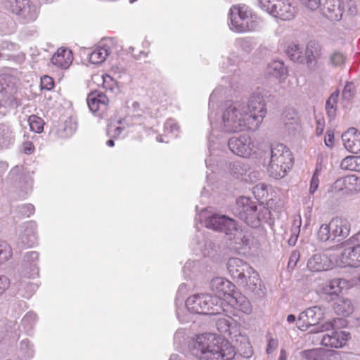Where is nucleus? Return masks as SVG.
<instances>
[{"instance_id": "obj_64", "label": "nucleus", "mask_w": 360, "mask_h": 360, "mask_svg": "<svg viewBox=\"0 0 360 360\" xmlns=\"http://www.w3.org/2000/svg\"><path fill=\"white\" fill-rule=\"evenodd\" d=\"M108 79H109L113 84H115V82L112 80V77L108 75L106 77L103 78V86L105 89H109L110 91H112V89H113L112 85L108 84Z\"/></svg>"}, {"instance_id": "obj_6", "label": "nucleus", "mask_w": 360, "mask_h": 360, "mask_svg": "<svg viewBox=\"0 0 360 360\" xmlns=\"http://www.w3.org/2000/svg\"><path fill=\"white\" fill-rule=\"evenodd\" d=\"M233 213L251 227L256 228L260 225L257 206L248 198H238L233 208Z\"/></svg>"}, {"instance_id": "obj_40", "label": "nucleus", "mask_w": 360, "mask_h": 360, "mask_svg": "<svg viewBox=\"0 0 360 360\" xmlns=\"http://www.w3.org/2000/svg\"><path fill=\"white\" fill-rule=\"evenodd\" d=\"M236 307L245 314H249L252 312V305L250 301L243 296L235 298Z\"/></svg>"}, {"instance_id": "obj_54", "label": "nucleus", "mask_w": 360, "mask_h": 360, "mask_svg": "<svg viewBox=\"0 0 360 360\" xmlns=\"http://www.w3.org/2000/svg\"><path fill=\"white\" fill-rule=\"evenodd\" d=\"M303 4L309 8L311 10L317 9L320 4L321 0H301Z\"/></svg>"}, {"instance_id": "obj_53", "label": "nucleus", "mask_w": 360, "mask_h": 360, "mask_svg": "<svg viewBox=\"0 0 360 360\" xmlns=\"http://www.w3.org/2000/svg\"><path fill=\"white\" fill-rule=\"evenodd\" d=\"M237 44L246 53H249L252 49V44L246 39H240L237 41Z\"/></svg>"}, {"instance_id": "obj_28", "label": "nucleus", "mask_w": 360, "mask_h": 360, "mask_svg": "<svg viewBox=\"0 0 360 360\" xmlns=\"http://www.w3.org/2000/svg\"><path fill=\"white\" fill-rule=\"evenodd\" d=\"M317 238L323 242L338 240V236L335 233V229H332L331 221L329 224H322L320 226L317 232Z\"/></svg>"}, {"instance_id": "obj_37", "label": "nucleus", "mask_w": 360, "mask_h": 360, "mask_svg": "<svg viewBox=\"0 0 360 360\" xmlns=\"http://www.w3.org/2000/svg\"><path fill=\"white\" fill-rule=\"evenodd\" d=\"M360 156L349 155L345 158L341 163L340 167L345 170L360 171Z\"/></svg>"}, {"instance_id": "obj_8", "label": "nucleus", "mask_w": 360, "mask_h": 360, "mask_svg": "<svg viewBox=\"0 0 360 360\" xmlns=\"http://www.w3.org/2000/svg\"><path fill=\"white\" fill-rule=\"evenodd\" d=\"M205 226L207 228L224 233L230 236V239L234 237L238 231L236 222L233 219L217 213L206 219Z\"/></svg>"}, {"instance_id": "obj_42", "label": "nucleus", "mask_w": 360, "mask_h": 360, "mask_svg": "<svg viewBox=\"0 0 360 360\" xmlns=\"http://www.w3.org/2000/svg\"><path fill=\"white\" fill-rule=\"evenodd\" d=\"M12 256V249L6 241L0 240V264L8 260Z\"/></svg>"}, {"instance_id": "obj_38", "label": "nucleus", "mask_w": 360, "mask_h": 360, "mask_svg": "<svg viewBox=\"0 0 360 360\" xmlns=\"http://www.w3.org/2000/svg\"><path fill=\"white\" fill-rule=\"evenodd\" d=\"M346 194H352L360 191V178L356 175L345 176Z\"/></svg>"}, {"instance_id": "obj_50", "label": "nucleus", "mask_w": 360, "mask_h": 360, "mask_svg": "<svg viewBox=\"0 0 360 360\" xmlns=\"http://www.w3.org/2000/svg\"><path fill=\"white\" fill-rule=\"evenodd\" d=\"M19 213L25 217H30L34 212V207L32 204H27L18 207Z\"/></svg>"}, {"instance_id": "obj_32", "label": "nucleus", "mask_w": 360, "mask_h": 360, "mask_svg": "<svg viewBox=\"0 0 360 360\" xmlns=\"http://www.w3.org/2000/svg\"><path fill=\"white\" fill-rule=\"evenodd\" d=\"M347 285V281L342 278H335L329 281L323 288L325 293L328 295H338Z\"/></svg>"}, {"instance_id": "obj_62", "label": "nucleus", "mask_w": 360, "mask_h": 360, "mask_svg": "<svg viewBox=\"0 0 360 360\" xmlns=\"http://www.w3.org/2000/svg\"><path fill=\"white\" fill-rule=\"evenodd\" d=\"M354 253L356 255L354 259H356V266H360V244L355 245Z\"/></svg>"}, {"instance_id": "obj_43", "label": "nucleus", "mask_w": 360, "mask_h": 360, "mask_svg": "<svg viewBox=\"0 0 360 360\" xmlns=\"http://www.w3.org/2000/svg\"><path fill=\"white\" fill-rule=\"evenodd\" d=\"M39 254L37 252L31 251L27 252L24 256V265L33 271L36 266V262L38 261Z\"/></svg>"}, {"instance_id": "obj_24", "label": "nucleus", "mask_w": 360, "mask_h": 360, "mask_svg": "<svg viewBox=\"0 0 360 360\" xmlns=\"http://www.w3.org/2000/svg\"><path fill=\"white\" fill-rule=\"evenodd\" d=\"M37 226L34 221L25 224L23 233L20 236V243L25 246L32 247L37 243Z\"/></svg>"}, {"instance_id": "obj_31", "label": "nucleus", "mask_w": 360, "mask_h": 360, "mask_svg": "<svg viewBox=\"0 0 360 360\" xmlns=\"http://www.w3.org/2000/svg\"><path fill=\"white\" fill-rule=\"evenodd\" d=\"M110 53L109 47L98 46L89 54V60L94 64H101L105 60Z\"/></svg>"}, {"instance_id": "obj_14", "label": "nucleus", "mask_w": 360, "mask_h": 360, "mask_svg": "<svg viewBox=\"0 0 360 360\" xmlns=\"http://www.w3.org/2000/svg\"><path fill=\"white\" fill-rule=\"evenodd\" d=\"M109 100L102 92H91L87 97V103L90 110L96 113L100 118L106 117Z\"/></svg>"}, {"instance_id": "obj_34", "label": "nucleus", "mask_w": 360, "mask_h": 360, "mask_svg": "<svg viewBox=\"0 0 360 360\" xmlns=\"http://www.w3.org/2000/svg\"><path fill=\"white\" fill-rule=\"evenodd\" d=\"M202 294L189 297L186 301L187 309L193 314H202Z\"/></svg>"}, {"instance_id": "obj_39", "label": "nucleus", "mask_w": 360, "mask_h": 360, "mask_svg": "<svg viewBox=\"0 0 360 360\" xmlns=\"http://www.w3.org/2000/svg\"><path fill=\"white\" fill-rule=\"evenodd\" d=\"M346 61V57L345 55L339 51H335L332 53L329 56V65L333 67L342 68Z\"/></svg>"}, {"instance_id": "obj_61", "label": "nucleus", "mask_w": 360, "mask_h": 360, "mask_svg": "<svg viewBox=\"0 0 360 360\" xmlns=\"http://www.w3.org/2000/svg\"><path fill=\"white\" fill-rule=\"evenodd\" d=\"M34 150V146L31 142H25L23 144V151L27 154H30Z\"/></svg>"}, {"instance_id": "obj_57", "label": "nucleus", "mask_w": 360, "mask_h": 360, "mask_svg": "<svg viewBox=\"0 0 360 360\" xmlns=\"http://www.w3.org/2000/svg\"><path fill=\"white\" fill-rule=\"evenodd\" d=\"M325 143L328 147L330 148L333 147V146L334 136L333 134L330 131H327L326 136H325Z\"/></svg>"}, {"instance_id": "obj_55", "label": "nucleus", "mask_w": 360, "mask_h": 360, "mask_svg": "<svg viewBox=\"0 0 360 360\" xmlns=\"http://www.w3.org/2000/svg\"><path fill=\"white\" fill-rule=\"evenodd\" d=\"M9 285V279L6 276H0V295L8 288Z\"/></svg>"}, {"instance_id": "obj_26", "label": "nucleus", "mask_w": 360, "mask_h": 360, "mask_svg": "<svg viewBox=\"0 0 360 360\" xmlns=\"http://www.w3.org/2000/svg\"><path fill=\"white\" fill-rule=\"evenodd\" d=\"M231 174L236 178H243L248 181L249 178L251 180L250 167L248 163L244 161H236L230 163L229 166Z\"/></svg>"}, {"instance_id": "obj_36", "label": "nucleus", "mask_w": 360, "mask_h": 360, "mask_svg": "<svg viewBox=\"0 0 360 360\" xmlns=\"http://www.w3.org/2000/svg\"><path fill=\"white\" fill-rule=\"evenodd\" d=\"M338 96L339 92L338 91H335L331 94L326 101V110L330 119H333L335 117Z\"/></svg>"}, {"instance_id": "obj_19", "label": "nucleus", "mask_w": 360, "mask_h": 360, "mask_svg": "<svg viewBox=\"0 0 360 360\" xmlns=\"http://www.w3.org/2000/svg\"><path fill=\"white\" fill-rule=\"evenodd\" d=\"M343 9L341 0H326L323 13L328 20L337 22L342 19Z\"/></svg>"}, {"instance_id": "obj_2", "label": "nucleus", "mask_w": 360, "mask_h": 360, "mask_svg": "<svg viewBox=\"0 0 360 360\" xmlns=\"http://www.w3.org/2000/svg\"><path fill=\"white\" fill-rule=\"evenodd\" d=\"M344 319H334L331 321H327L321 326H317L310 333H319L331 330L330 333H326L319 336L320 344L325 347L340 348L344 347L351 338V335L345 330H338L339 328L346 325Z\"/></svg>"}, {"instance_id": "obj_10", "label": "nucleus", "mask_w": 360, "mask_h": 360, "mask_svg": "<svg viewBox=\"0 0 360 360\" xmlns=\"http://www.w3.org/2000/svg\"><path fill=\"white\" fill-rule=\"evenodd\" d=\"M6 4L8 8L25 22L34 21L37 17V8L30 4V0H7Z\"/></svg>"}, {"instance_id": "obj_44", "label": "nucleus", "mask_w": 360, "mask_h": 360, "mask_svg": "<svg viewBox=\"0 0 360 360\" xmlns=\"http://www.w3.org/2000/svg\"><path fill=\"white\" fill-rule=\"evenodd\" d=\"M280 0H258V3L261 8L272 16L274 15V10H276V4Z\"/></svg>"}, {"instance_id": "obj_46", "label": "nucleus", "mask_w": 360, "mask_h": 360, "mask_svg": "<svg viewBox=\"0 0 360 360\" xmlns=\"http://www.w3.org/2000/svg\"><path fill=\"white\" fill-rule=\"evenodd\" d=\"M301 225V219L298 221V224H297V221H294V224L292 226L290 231H291V236L290 238L288 239V244L290 245H295L297 243L299 233H300V227Z\"/></svg>"}, {"instance_id": "obj_27", "label": "nucleus", "mask_w": 360, "mask_h": 360, "mask_svg": "<svg viewBox=\"0 0 360 360\" xmlns=\"http://www.w3.org/2000/svg\"><path fill=\"white\" fill-rule=\"evenodd\" d=\"M333 309L337 314L348 316L353 312L354 306L351 300L340 297L334 302Z\"/></svg>"}, {"instance_id": "obj_9", "label": "nucleus", "mask_w": 360, "mask_h": 360, "mask_svg": "<svg viewBox=\"0 0 360 360\" xmlns=\"http://www.w3.org/2000/svg\"><path fill=\"white\" fill-rule=\"evenodd\" d=\"M228 146L233 153L243 158H250L256 153L255 142L246 134L231 137L228 142Z\"/></svg>"}, {"instance_id": "obj_11", "label": "nucleus", "mask_w": 360, "mask_h": 360, "mask_svg": "<svg viewBox=\"0 0 360 360\" xmlns=\"http://www.w3.org/2000/svg\"><path fill=\"white\" fill-rule=\"evenodd\" d=\"M324 309L320 306L309 307L300 313L297 322V328L305 330L310 326H316L323 318Z\"/></svg>"}, {"instance_id": "obj_22", "label": "nucleus", "mask_w": 360, "mask_h": 360, "mask_svg": "<svg viewBox=\"0 0 360 360\" xmlns=\"http://www.w3.org/2000/svg\"><path fill=\"white\" fill-rule=\"evenodd\" d=\"M72 60L73 55L71 50L65 48H60L53 54L51 61L53 65L58 68L67 69L72 64Z\"/></svg>"}, {"instance_id": "obj_12", "label": "nucleus", "mask_w": 360, "mask_h": 360, "mask_svg": "<svg viewBox=\"0 0 360 360\" xmlns=\"http://www.w3.org/2000/svg\"><path fill=\"white\" fill-rule=\"evenodd\" d=\"M227 269L232 278L238 284H245L247 276L253 270L247 262L236 257L229 259Z\"/></svg>"}, {"instance_id": "obj_41", "label": "nucleus", "mask_w": 360, "mask_h": 360, "mask_svg": "<svg viewBox=\"0 0 360 360\" xmlns=\"http://www.w3.org/2000/svg\"><path fill=\"white\" fill-rule=\"evenodd\" d=\"M28 122L32 131L36 133H41L43 131L44 121L41 117L35 115H30Z\"/></svg>"}, {"instance_id": "obj_52", "label": "nucleus", "mask_w": 360, "mask_h": 360, "mask_svg": "<svg viewBox=\"0 0 360 360\" xmlns=\"http://www.w3.org/2000/svg\"><path fill=\"white\" fill-rule=\"evenodd\" d=\"M301 356L306 360H318V353L315 349L302 351L301 352Z\"/></svg>"}, {"instance_id": "obj_1", "label": "nucleus", "mask_w": 360, "mask_h": 360, "mask_svg": "<svg viewBox=\"0 0 360 360\" xmlns=\"http://www.w3.org/2000/svg\"><path fill=\"white\" fill-rule=\"evenodd\" d=\"M189 349L198 360H231L236 354L226 340L213 333L197 335L190 342Z\"/></svg>"}, {"instance_id": "obj_49", "label": "nucleus", "mask_w": 360, "mask_h": 360, "mask_svg": "<svg viewBox=\"0 0 360 360\" xmlns=\"http://www.w3.org/2000/svg\"><path fill=\"white\" fill-rule=\"evenodd\" d=\"M231 321L228 319H219L217 321V327L221 333L226 332L229 330Z\"/></svg>"}, {"instance_id": "obj_5", "label": "nucleus", "mask_w": 360, "mask_h": 360, "mask_svg": "<svg viewBox=\"0 0 360 360\" xmlns=\"http://www.w3.org/2000/svg\"><path fill=\"white\" fill-rule=\"evenodd\" d=\"M229 18L231 30L237 32L252 31L258 26L256 17L245 5L233 6L229 11Z\"/></svg>"}, {"instance_id": "obj_59", "label": "nucleus", "mask_w": 360, "mask_h": 360, "mask_svg": "<svg viewBox=\"0 0 360 360\" xmlns=\"http://www.w3.org/2000/svg\"><path fill=\"white\" fill-rule=\"evenodd\" d=\"M20 349L29 354V351L32 349V345L28 340H23L20 342Z\"/></svg>"}, {"instance_id": "obj_21", "label": "nucleus", "mask_w": 360, "mask_h": 360, "mask_svg": "<svg viewBox=\"0 0 360 360\" xmlns=\"http://www.w3.org/2000/svg\"><path fill=\"white\" fill-rule=\"evenodd\" d=\"M285 129L290 134H295L300 129V119L294 109H285L282 114Z\"/></svg>"}, {"instance_id": "obj_48", "label": "nucleus", "mask_w": 360, "mask_h": 360, "mask_svg": "<svg viewBox=\"0 0 360 360\" xmlns=\"http://www.w3.org/2000/svg\"><path fill=\"white\" fill-rule=\"evenodd\" d=\"M319 179L318 170L316 169V171L313 174V176H312L311 181H310L309 193L311 195H313L316 192V191L319 188Z\"/></svg>"}, {"instance_id": "obj_47", "label": "nucleus", "mask_w": 360, "mask_h": 360, "mask_svg": "<svg viewBox=\"0 0 360 360\" xmlns=\"http://www.w3.org/2000/svg\"><path fill=\"white\" fill-rule=\"evenodd\" d=\"M330 191L335 192V193L345 191V193H346V185H345V176L337 179L333 184V185L330 186Z\"/></svg>"}, {"instance_id": "obj_16", "label": "nucleus", "mask_w": 360, "mask_h": 360, "mask_svg": "<svg viewBox=\"0 0 360 360\" xmlns=\"http://www.w3.org/2000/svg\"><path fill=\"white\" fill-rule=\"evenodd\" d=\"M355 246L348 247L343 250H338L335 253H330V257H332L333 264L335 263L337 266H356L355 259Z\"/></svg>"}, {"instance_id": "obj_45", "label": "nucleus", "mask_w": 360, "mask_h": 360, "mask_svg": "<svg viewBox=\"0 0 360 360\" xmlns=\"http://www.w3.org/2000/svg\"><path fill=\"white\" fill-rule=\"evenodd\" d=\"M356 94V87L353 82H347L342 91V98L344 100L350 101Z\"/></svg>"}, {"instance_id": "obj_58", "label": "nucleus", "mask_w": 360, "mask_h": 360, "mask_svg": "<svg viewBox=\"0 0 360 360\" xmlns=\"http://www.w3.org/2000/svg\"><path fill=\"white\" fill-rule=\"evenodd\" d=\"M124 128L121 127H116L113 130L108 129V134L112 138H117L123 131Z\"/></svg>"}, {"instance_id": "obj_18", "label": "nucleus", "mask_w": 360, "mask_h": 360, "mask_svg": "<svg viewBox=\"0 0 360 360\" xmlns=\"http://www.w3.org/2000/svg\"><path fill=\"white\" fill-rule=\"evenodd\" d=\"M333 266L330 254H316L307 262V267L311 271H326Z\"/></svg>"}, {"instance_id": "obj_33", "label": "nucleus", "mask_w": 360, "mask_h": 360, "mask_svg": "<svg viewBox=\"0 0 360 360\" xmlns=\"http://www.w3.org/2000/svg\"><path fill=\"white\" fill-rule=\"evenodd\" d=\"M354 130V129H349L347 132L342 134V138L345 148L352 153H357L359 146L355 142L356 140L355 134H352Z\"/></svg>"}, {"instance_id": "obj_30", "label": "nucleus", "mask_w": 360, "mask_h": 360, "mask_svg": "<svg viewBox=\"0 0 360 360\" xmlns=\"http://www.w3.org/2000/svg\"><path fill=\"white\" fill-rule=\"evenodd\" d=\"M267 70L269 75L281 79H285L288 74V70L283 63L279 60L270 63L268 65Z\"/></svg>"}, {"instance_id": "obj_35", "label": "nucleus", "mask_w": 360, "mask_h": 360, "mask_svg": "<svg viewBox=\"0 0 360 360\" xmlns=\"http://www.w3.org/2000/svg\"><path fill=\"white\" fill-rule=\"evenodd\" d=\"M288 57L293 62L304 63V58L302 55L301 47L298 44H292L285 50Z\"/></svg>"}, {"instance_id": "obj_17", "label": "nucleus", "mask_w": 360, "mask_h": 360, "mask_svg": "<svg viewBox=\"0 0 360 360\" xmlns=\"http://www.w3.org/2000/svg\"><path fill=\"white\" fill-rule=\"evenodd\" d=\"M246 290L253 294L257 298H262L266 294V288L254 269L247 276L245 284Z\"/></svg>"}, {"instance_id": "obj_56", "label": "nucleus", "mask_w": 360, "mask_h": 360, "mask_svg": "<svg viewBox=\"0 0 360 360\" xmlns=\"http://www.w3.org/2000/svg\"><path fill=\"white\" fill-rule=\"evenodd\" d=\"M278 347V340L276 339L270 338L268 342L266 352L271 354Z\"/></svg>"}, {"instance_id": "obj_20", "label": "nucleus", "mask_w": 360, "mask_h": 360, "mask_svg": "<svg viewBox=\"0 0 360 360\" xmlns=\"http://www.w3.org/2000/svg\"><path fill=\"white\" fill-rule=\"evenodd\" d=\"M234 288L230 281L221 277L214 278L210 282V289L214 294V296L219 299H223L226 295H230Z\"/></svg>"}, {"instance_id": "obj_13", "label": "nucleus", "mask_w": 360, "mask_h": 360, "mask_svg": "<svg viewBox=\"0 0 360 360\" xmlns=\"http://www.w3.org/2000/svg\"><path fill=\"white\" fill-rule=\"evenodd\" d=\"M322 55L321 46L315 41H310L307 43L304 51V63L311 72H316L320 69L321 65L318 60Z\"/></svg>"}, {"instance_id": "obj_60", "label": "nucleus", "mask_w": 360, "mask_h": 360, "mask_svg": "<svg viewBox=\"0 0 360 360\" xmlns=\"http://www.w3.org/2000/svg\"><path fill=\"white\" fill-rule=\"evenodd\" d=\"M298 258L299 255L295 252H292L288 262V266H295L298 260Z\"/></svg>"}, {"instance_id": "obj_25", "label": "nucleus", "mask_w": 360, "mask_h": 360, "mask_svg": "<svg viewBox=\"0 0 360 360\" xmlns=\"http://www.w3.org/2000/svg\"><path fill=\"white\" fill-rule=\"evenodd\" d=\"M331 222L332 229H335V233L338 236V241H340L349 236L350 224L347 219L336 217L331 219Z\"/></svg>"}, {"instance_id": "obj_63", "label": "nucleus", "mask_w": 360, "mask_h": 360, "mask_svg": "<svg viewBox=\"0 0 360 360\" xmlns=\"http://www.w3.org/2000/svg\"><path fill=\"white\" fill-rule=\"evenodd\" d=\"M316 133L317 134V136H320L321 134H322L323 131V129H324V124H323V122H321V120H318L316 122Z\"/></svg>"}, {"instance_id": "obj_15", "label": "nucleus", "mask_w": 360, "mask_h": 360, "mask_svg": "<svg viewBox=\"0 0 360 360\" xmlns=\"http://www.w3.org/2000/svg\"><path fill=\"white\" fill-rule=\"evenodd\" d=\"M202 314H220L224 311L223 304L224 300L209 294H202Z\"/></svg>"}, {"instance_id": "obj_3", "label": "nucleus", "mask_w": 360, "mask_h": 360, "mask_svg": "<svg viewBox=\"0 0 360 360\" xmlns=\"http://www.w3.org/2000/svg\"><path fill=\"white\" fill-rule=\"evenodd\" d=\"M293 165L291 151L283 143H276L271 146L270 160L267 172L270 176L281 179L286 176Z\"/></svg>"}, {"instance_id": "obj_7", "label": "nucleus", "mask_w": 360, "mask_h": 360, "mask_svg": "<svg viewBox=\"0 0 360 360\" xmlns=\"http://www.w3.org/2000/svg\"><path fill=\"white\" fill-rule=\"evenodd\" d=\"M266 104L264 96L259 92L252 93L246 104V110L251 122L250 130L255 131L259 128L266 115Z\"/></svg>"}, {"instance_id": "obj_51", "label": "nucleus", "mask_w": 360, "mask_h": 360, "mask_svg": "<svg viewBox=\"0 0 360 360\" xmlns=\"http://www.w3.org/2000/svg\"><path fill=\"white\" fill-rule=\"evenodd\" d=\"M41 86L43 89L51 90L54 86L53 78L45 75L41 79Z\"/></svg>"}, {"instance_id": "obj_23", "label": "nucleus", "mask_w": 360, "mask_h": 360, "mask_svg": "<svg viewBox=\"0 0 360 360\" xmlns=\"http://www.w3.org/2000/svg\"><path fill=\"white\" fill-rule=\"evenodd\" d=\"M296 11L290 0H280L274 11V17L283 20H289L294 18Z\"/></svg>"}, {"instance_id": "obj_29", "label": "nucleus", "mask_w": 360, "mask_h": 360, "mask_svg": "<svg viewBox=\"0 0 360 360\" xmlns=\"http://www.w3.org/2000/svg\"><path fill=\"white\" fill-rule=\"evenodd\" d=\"M16 82V78L11 75H0V93L13 94L15 89Z\"/></svg>"}, {"instance_id": "obj_4", "label": "nucleus", "mask_w": 360, "mask_h": 360, "mask_svg": "<svg viewBox=\"0 0 360 360\" xmlns=\"http://www.w3.org/2000/svg\"><path fill=\"white\" fill-rule=\"evenodd\" d=\"M224 129L227 132H236L248 129L250 130L246 104L242 102L231 103L222 115Z\"/></svg>"}]
</instances>
